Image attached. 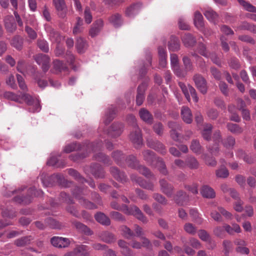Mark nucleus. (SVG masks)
<instances>
[{
	"label": "nucleus",
	"instance_id": "nucleus-1",
	"mask_svg": "<svg viewBox=\"0 0 256 256\" xmlns=\"http://www.w3.org/2000/svg\"><path fill=\"white\" fill-rule=\"evenodd\" d=\"M110 206L113 209L122 210L126 214L134 216L144 223L148 222L146 218L143 214L140 209L135 205H130V207L126 204L120 206L117 202L113 201L111 202Z\"/></svg>",
	"mask_w": 256,
	"mask_h": 256
},
{
	"label": "nucleus",
	"instance_id": "nucleus-2",
	"mask_svg": "<svg viewBox=\"0 0 256 256\" xmlns=\"http://www.w3.org/2000/svg\"><path fill=\"white\" fill-rule=\"evenodd\" d=\"M72 193L75 198L78 200L79 203L84 208L90 210L97 208L95 204L85 199L82 196V188L76 186L72 190Z\"/></svg>",
	"mask_w": 256,
	"mask_h": 256
},
{
	"label": "nucleus",
	"instance_id": "nucleus-3",
	"mask_svg": "<svg viewBox=\"0 0 256 256\" xmlns=\"http://www.w3.org/2000/svg\"><path fill=\"white\" fill-rule=\"evenodd\" d=\"M42 194L43 192L42 190H36L34 187L30 188L28 190V195L26 196H15L14 198V200L20 204L22 203L24 204H28L32 202V196H40Z\"/></svg>",
	"mask_w": 256,
	"mask_h": 256
},
{
	"label": "nucleus",
	"instance_id": "nucleus-4",
	"mask_svg": "<svg viewBox=\"0 0 256 256\" xmlns=\"http://www.w3.org/2000/svg\"><path fill=\"white\" fill-rule=\"evenodd\" d=\"M192 80L198 90L203 94H206L208 92L207 82L206 78L202 74H196L194 75Z\"/></svg>",
	"mask_w": 256,
	"mask_h": 256
},
{
	"label": "nucleus",
	"instance_id": "nucleus-5",
	"mask_svg": "<svg viewBox=\"0 0 256 256\" xmlns=\"http://www.w3.org/2000/svg\"><path fill=\"white\" fill-rule=\"evenodd\" d=\"M130 139L136 148H138L142 144V132L138 126L133 128L132 131L130 134Z\"/></svg>",
	"mask_w": 256,
	"mask_h": 256
},
{
	"label": "nucleus",
	"instance_id": "nucleus-6",
	"mask_svg": "<svg viewBox=\"0 0 256 256\" xmlns=\"http://www.w3.org/2000/svg\"><path fill=\"white\" fill-rule=\"evenodd\" d=\"M53 4L58 16L61 18H66L68 8L64 0H52Z\"/></svg>",
	"mask_w": 256,
	"mask_h": 256
},
{
	"label": "nucleus",
	"instance_id": "nucleus-7",
	"mask_svg": "<svg viewBox=\"0 0 256 256\" xmlns=\"http://www.w3.org/2000/svg\"><path fill=\"white\" fill-rule=\"evenodd\" d=\"M130 177L132 182L137 183L143 188L152 191H154V185L152 182L147 181L136 174H131Z\"/></svg>",
	"mask_w": 256,
	"mask_h": 256
},
{
	"label": "nucleus",
	"instance_id": "nucleus-8",
	"mask_svg": "<svg viewBox=\"0 0 256 256\" xmlns=\"http://www.w3.org/2000/svg\"><path fill=\"white\" fill-rule=\"evenodd\" d=\"M90 248L86 245H79L70 252L64 254V256H90Z\"/></svg>",
	"mask_w": 256,
	"mask_h": 256
},
{
	"label": "nucleus",
	"instance_id": "nucleus-9",
	"mask_svg": "<svg viewBox=\"0 0 256 256\" xmlns=\"http://www.w3.org/2000/svg\"><path fill=\"white\" fill-rule=\"evenodd\" d=\"M159 184L160 191L168 198H171L174 190L173 185L164 178L160 180Z\"/></svg>",
	"mask_w": 256,
	"mask_h": 256
},
{
	"label": "nucleus",
	"instance_id": "nucleus-10",
	"mask_svg": "<svg viewBox=\"0 0 256 256\" xmlns=\"http://www.w3.org/2000/svg\"><path fill=\"white\" fill-rule=\"evenodd\" d=\"M4 24L6 32L8 33H14L17 28L15 19L12 15H7L4 18Z\"/></svg>",
	"mask_w": 256,
	"mask_h": 256
},
{
	"label": "nucleus",
	"instance_id": "nucleus-11",
	"mask_svg": "<svg viewBox=\"0 0 256 256\" xmlns=\"http://www.w3.org/2000/svg\"><path fill=\"white\" fill-rule=\"evenodd\" d=\"M146 144L148 147L154 149L162 155H165L166 154V147L162 142L158 140H148L146 142Z\"/></svg>",
	"mask_w": 256,
	"mask_h": 256
},
{
	"label": "nucleus",
	"instance_id": "nucleus-12",
	"mask_svg": "<svg viewBox=\"0 0 256 256\" xmlns=\"http://www.w3.org/2000/svg\"><path fill=\"white\" fill-rule=\"evenodd\" d=\"M34 60L39 65H42V68L46 72L50 68V58L48 56L40 54L34 56Z\"/></svg>",
	"mask_w": 256,
	"mask_h": 256
},
{
	"label": "nucleus",
	"instance_id": "nucleus-13",
	"mask_svg": "<svg viewBox=\"0 0 256 256\" xmlns=\"http://www.w3.org/2000/svg\"><path fill=\"white\" fill-rule=\"evenodd\" d=\"M50 243L56 248H66L69 246L70 241L68 238L54 236L50 238Z\"/></svg>",
	"mask_w": 256,
	"mask_h": 256
},
{
	"label": "nucleus",
	"instance_id": "nucleus-14",
	"mask_svg": "<svg viewBox=\"0 0 256 256\" xmlns=\"http://www.w3.org/2000/svg\"><path fill=\"white\" fill-rule=\"evenodd\" d=\"M60 196L62 198L64 197V200L69 204L66 208V211L72 214L73 216L76 218H79L80 215L78 210L74 206L71 204H74L73 200L70 198V197L67 195L66 192H61Z\"/></svg>",
	"mask_w": 256,
	"mask_h": 256
},
{
	"label": "nucleus",
	"instance_id": "nucleus-15",
	"mask_svg": "<svg viewBox=\"0 0 256 256\" xmlns=\"http://www.w3.org/2000/svg\"><path fill=\"white\" fill-rule=\"evenodd\" d=\"M147 88L146 82H142L138 86L137 88V94L136 96V104L138 106L142 105L145 99V92Z\"/></svg>",
	"mask_w": 256,
	"mask_h": 256
},
{
	"label": "nucleus",
	"instance_id": "nucleus-16",
	"mask_svg": "<svg viewBox=\"0 0 256 256\" xmlns=\"http://www.w3.org/2000/svg\"><path fill=\"white\" fill-rule=\"evenodd\" d=\"M124 126L122 123L114 122L108 130V134L112 138L119 136L123 131Z\"/></svg>",
	"mask_w": 256,
	"mask_h": 256
},
{
	"label": "nucleus",
	"instance_id": "nucleus-17",
	"mask_svg": "<svg viewBox=\"0 0 256 256\" xmlns=\"http://www.w3.org/2000/svg\"><path fill=\"white\" fill-rule=\"evenodd\" d=\"M173 200L177 204L182 206L188 201L189 196L184 190H179L174 195Z\"/></svg>",
	"mask_w": 256,
	"mask_h": 256
},
{
	"label": "nucleus",
	"instance_id": "nucleus-18",
	"mask_svg": "<svg viewBox=\"0 0 256 256\" xmlns=\"http://www.w3.org/2000/svg\"><path fill=\"white\" fill-rule=\"evenodd\" d=\"M110 172L114 178L116 180L122 183L127 182L128 178L125 174L123 172H120L118 168L112 166L110 168Z\"/></svg>",
	"mask_w": 256,
	"mask_h": 256
},
{
	"label": "nucleus",
	"instance_id": "nucleus-19",
	"mask_svg": "<svg viewBox=\"0 0 256 256\" xmlns=\"http://www.w3.org/2000/svg\"><path fill=\"white\" fill-rule=\"evenodd\" d=\"M46 30L48 34L50 40L52 42H56L58 44L61 42L62 36L58 31L49 26L46 27Z\"/></svg>",
	"mask_w": 256,
	"mask_h": 256
},
{
	"label": "nucleus",
	"instance_id": "nucleus-20",
	"mask_svg": "<svg viewBox=\"0 0 256 256\" xmlns=\"http://www.w3.org/2000/svg\"><path fill=\"white\" fill-rule=\"evenodd\" d=\"M92 174L96 178H102L105 176V172L98 164H93L90 166Z\"/></svg>",
	"mask_w": 256,
	"mask_h": 256
},
{
	"label": "nucleus",
	"instance_id": "nucleus-21",
	"mask_svg": "<svg viewBox=\"0 0 256 256\" xmlns=\"http://www.w3.org/2000/svg\"><path fill=\"white\" fill-rule=\"evenodd\" d=\"M72 224L78 232L86 236H91L93 234L92 231L86 225L76 220H72Z\"/></svg>",
	"mask_w": 256,
	"mask_h": 256
},
{
	"label": "nucleus",
	"instance_id": "nucleus-22",
	"mask_svg": "<svg viewBox=\"0 0 256 256\" xmlns=\"http://www.w3.org/2000/svg\"><path fill=\"white\" fill-rule=\"evenodd\" d=\"M143 159L150 165L152 166L156 162L157 157L155 152L150 150H146L142 152Z\"/></svg>",
	"mask_w": 256,
	"mask_h": 256
},
{
	"label": "nucleus",
	"instance_id": "nucleus-23",
	"mask_svg": "<svg viewBox=\"0 0 256 256\" xmlns=\"http://www.w3.org/2000/svg\"><path fill=\"white\" fill-rule=\"evenodd\" d=\"M104 26V22L102 19H98L92 24V27L90 30V35L94 38L97 36Z\"/></svg>",
	"mask_w": 256,
	"mask_h": 256
},
{
	"label": "nucleus",
	"instance_id": "nucleus-24",
	"mask_svg": "<svg viewBox=\"0 0 256 256\" xmlns=\"http://www.w3.org/2000/svg\"><path fill=\"white\" fill-rule=\"evenodd\" d=\"M138 114L140 118L144 122L149 124L152 123L153 116L148 110L142 108L140 110Z\"/></svg>",
	"mask_w": 256,
	"mask_h": 256
},
{
	"label": "nucleus",
	"instance_id": "nucleus-25",
	"mask_svg": "<svg viewBox=\"0 0 256 256\" xmlns=\"http://www.w3.org/2000/svg\"><path fill=\"white\" fill-rule=\"evenodd\" d=\"M180 46L178 38L174 36H172L168 44V50L172 52H177L180 50Z\"/></svg>",
	"mask_w": 256,
	"mask_h": 256
},
{
	"label": "nucleus",
	"instance_id": "nucleus-26",
	"mask_svg": "<svg viewBox=\"0 0 256 256\" xmlns=\"http://www.w3.org/2000/svg\"><path fill=\"white\" fill-rule=\"evenodd\" d=\"M142 2H136L130 5L126 11V14L128 16H132L136 14L142 8Z\"/></svg>",
	"mask_w": 256,
	"mask_h": 256
},
{
	"label": "nucleus",
	"instance_id": "nucleus-27",
	"mask_svg": "<svg viewBox=\"0 0 256 256\" xmlns=\"http://www.w3.org/2000/svg\"><path fill=\"white\" fill-rule=\"evenodd\" d=\"M182 40L184 46L187 48L194 46L196 42V38L190 33L184 34L182 37Z\"/></svg>",
	"mask_w": 256,
	"mask_h": 256
},
{
	"label": "nucleus",
	"instance_id": "nucleus-28",
	"mask_svg": "<svg viewBox=\"0 0 256 256\" xmlns=\"http://www.w3.org/2000/svg\"><path fill=\"white\" fill-rule=\"evenodd\" d=\"M181 116L182 120L186 124H190L192 121V116L190 110L187 106H182L181 109Z\"/></svg>",
	"mask_w": 256,
	"mask_h": 256
},
{
	"label": "nucleus",
	"instance_id": "nucleus-29",
	"mask_svg": "<svg viewBox=\"0 0 256 256\" xmlns=\"http://www.w3.org/2000/svg\"><path fill=\"white\" fill-rule=\"evenodd\" d=\"M213 126L210 124H206L204 126L201 134L203 138L207 141H210L212 138V132Z\"/></svg>",
	"mask_w": 256,
	"mask_h": 256
},
{
	"label": "nucleus",
	"instance_id": "nucleus-30",
	"mask_svg": "<svg viewBox=\"0 0 256 256\" xmlns=\"http://www.w3.org/2000/svg\"><path fill=\"white\" fill-rule=\"evenodd\" d=\"M94 218L98 222L102 225L108 226L110 224V219L103 212H96L94 215Z\"/></svg>",
	"mask_w": 256,
	"mask_h": 256
},
{
	"label": "nucleus",
	"instance_id": "nucleus-31",
	"mask_svg": "<svg viewBox=\"0 0 256 256\" xmlns=\"http://www.w3.org/2000/svg\"><path fill=\"white\" fill-rule=\"evenodd\" d=\"M200 193L203 197L208 198H213L216 196L214 189L206 185L202 186Z\"/></svg>",
	"mask_w": 256,
	"mask_h": 256
},
{
	"label": "nucleus",
	"instance_id": "nucleus-32",
	"mask_svg": "<svg viewBox=\"0 0 256 256\" xmlns=\"http://www.w3.org/2000/svg\"><path fill=\"white\" fill-rule=\"evenodd\" d=\"M116 114V108L112 106L108 108L106 112L104 118V122L106 125L108 124L114 118Z\"/></svg>",
	"mask_w": 256,
	"mask_h": 256
},
{
	"label": "nucleus",
	"instance_id": "nucleus-33",
	"mask_svg": "<svg viewBox=\"0 0 256 256\" xmlns=\"http://www.w3.org/2000/svg\"><path fill=\"white\" fill-rule=\"evenodd\" d=\"M108 20L109 22L115 28H118L120 26L122 23V16L118 13H116L112 14L108 18Z\"/></svg>",
	"mask_w": 256,
	"mask_h": 256
},
{
	"label": "nucleus",
	"instance_id": "nucleus-34",
	"mask_svg": "<svg viewBox=\"0 0 256 256\" xmlns=\"http://www.w3.org/2000/svg\"><path fill=\"white\" fill-rule=\"evenodd\" d=\"M100 238L103 242L108 244L113 243L116 240L114 234L108 231L102 232L100 234Z\"/></svg>",
	"mask_w": 256,
	"mask_h": 256
},
{
	"label": "nucleus",
	"instance_id": "nucleus-35",
	"mask_svg": "<svg viewBox=\"0 0 256 256\" xmlns=\"http://www.w3.org/2000/svg\"><path fill=\"white\" fill-rule=\"evenodd\" d=\"M33 240L34 237L32 236H25L16 240L14 244L18 246H24L30 244Z\"/></svg>",
	"mask_w": 256,
	"mask_h": 256
},
{
	"label": "nucleus",
	"instance_id": "nucleus-36",
	"mask_svg": "<svg viewBox=\"0 0 256 256\" xmlns=\"http://www.w3.org/2000/svg\"><path fill=\"white\" fill-rule=\"evenodd\" d=\"M126 162L129 167L134 169H136L140 165L139 160L134 155L128 156L126 159Z\"/></svg>",
	"mask_w": 256,
	"mask_h": 256
},
{
	"label": "nucleus",
	"instance_id": "nucleus-37",
	"mask_svg": "<svg viewBox=\"0 0 256 256\" xmlns=\"http://www.w3.org/2000/svg\"><path fill=\"white\" fill-rule=\"evenodd\" d=\"M44 222L46 226L53 229H60L62 227L60 222L50 217L46 218Z\"/></svg>",
	"mask_w": 256,
	"mask_h": 256
},
{
	"label": "nucleus",
	"instance_id": "nucleus-38",
	"mask_svg": "<svg viewBox=\"0 0 256 256\" xmlns=\"http://www.w3.org/2000/svg\"><path fill=\"white\" fill-rule=\"evenodd\" d=\"M87 46L88 44L82 38H79L77 39L76 42V47L78 53L84 52L87 48Z\"/></svg>",
	"mask_w": 256,
	"mask_h": 256
},
{
	"label": "nucleus",
	"instance_id": "nucleus-39",
	"mask_svg": "<svg viewBox=\"0 0 256 256\" xmlns=\"http://www.w3.org/2000/svg\"><path fill=\"white\" fill-rule=\"evenodd\" d=\"M194 24L195 26L198 29H201L204 26V18L202 14L198 11L194 13Z\"/></svg>",
	"mask_w": 256,
	"mask_h": 256
},
{
	"label": "nucleus",
	"instance_id": "nucleus-40",
	"mask_svg": "<svg viewBox=\"0 0 256 256\" xmlns=\"http://www.w3.org/2000/svg\"><path fill=\"white\" fill-rule=\"evenodd\" d=\"M186 166L190 169H197L199 166V162L197 160L192 156H188L186 160Z\"/></svg>",
	"mask_w": 256,
	"mask_h": 256
},
{
	"label": "nucleus",
	"instance_id": "nucleus-41",
	"mask_svg": "<svg viewBox=\"0 0 256 256\" xmlns=\"http://www.w3.org/2000/svg\"><path fill=\"white\" fill-rule=\"evenodd\" d=\"M136 170H137L141 174L148 178L154 177V174L150 170L144 166L140 164Z\"/></svg>",
	"mask_w": 256,
	"mask_h": 256
},
{
	"label": "nucleus",
	"instance_id": "nucleus-42",
	"mask_svg": "<svg viewBox=\"0 0 256 256\" xmlns=\"http://www.w3.org/2000/svg\"><path fill=\"white\" fill-rule=\"evenodd\" d=\"M94 157L96 160L102 162L106 164L110 165L112 163L109 157L102 152L96 154Z\"/></svg>",
	"mask_w": 256,
	"mask_h": 256
},
{
	"label": "nucleus",
	"instance_id": "nucleus-43",
	"mask_svg": "<svg viewBox=\"0 0 256 256\" xmlns=\"http://www.w3.org/2000/svg\"><path fill=\"white\" fill-rule=\"evenodd\" d=\"M190 149L195 154H200L202 152V146L198 140H192L190 145Z\"/></svg>",
	"mask_w": 256,
	"mask_h": 256
},
{
	"label": "nucleus",
	"instance_id": "nucleus-44",
	"mask_svg": "<svg viewBox=\"0 0 256 256\" xmlns=\"http://www.w3.org/2000/svg\"><path fill=\"white\" fill-rule=\"evenodd\" d=\"M112 156L113 158L116 162L120 166L122 164V161L124 159V154L120 150L114 152L112 154Z\"/></svg>",
	"mask_w": 256,
	"mask_h": 256
},
{
	"label": "nucleus",
	"instance_id": "nucleus-45",
	"mask_svg": "<svg viewBox=\"0 0 256 256\" xmlns=\"http://www.w3.org/2000/svg\"><path fill=\"white\" fill-rule=\"evenodd\" d=\"M54 69L56 72H61L67 70L68 68L65 64L62 61L56 60L53 62Z\"/></svg>",
	"mask_w": 256,
	"mask_h": 256
},
{
	"label": "nucleus",
	"instance_id": "nucleus-46",
	"mask_svg": "<svg viewBox=\"0 0 256 256\" xmlns=\"http://www.w3.org/2000/svg\"><path fill=\"white\" fill-rule=\"evenodd\" d=\"M88 150L90 152V150L96 152L100 150L102 147V141L100 140L96 142L90 143L86 146Z\"/></svg>",
	"mask_w": 256,
	"mask_h": 256
},
{
	"label": "nucleus",
	"instance_id": "nucleus-47",
	"mask_svg": "<svg viewBox=\"0 0 256 256\" xmlns=\"http://www.w3.org/2000/svg\"><path fill=\"white\" fill-rule=\"evenodd\" d=\"M226 126L228 130L233 134H240L243 132L242 128L236 124L229 122L227 124Z\"/></svg>",
	"mask_w": 256,
	"mask_h": 256
},
{
	"label": "nucleus",
	"instance_id": "nucleus-48",
	"mask_svg": "<svg viewBox=\"0 0 256 256\" xmlns=\"http://www.w3.org/2000/svg\"><path fill=\"white\" fill-rule=\"evenodd\" d=\"M156 162H157V166L160 172L164 176L168 175V171L166 169V164L162 159L158 157L156 160Z\"/></svg>",
	"mask_w": 256,
	"mask_h": 256
},
{
	"label": "nucleus",
	"instance_id": "nucleus-49",
	"mask_svg": "<svg viewBox=\"0 0 256 256\" xmlns=\"http://www.w3.org/2000/svg\"><path fill=\"white\" fill-rule=\"evenodd\" d=\"M82 148V146L78 143L73 142L66 145L64 151L66 153H70L74 150H78Z\"/></svg>",
	"mask_w": 256,
	"mask_h": 256
},
{
	"label": "nucleus",
	"instance_id": "nucleus-50",
	"mask_svg": "<svg viewBox=\"0 0 256 256\" xmlns=\"http://www.w3.org/2000/svg\"><path fill=\"white\" fill-rule=\"evenodd\" d=\"M238 3L242 6L247 11L252 12H256V7L252 6L248 2L244 0H237Z\"/></svg>",
	"mask_w": 256,
	"mask_h": 256
},
{
	"label": "nucleus",
	"instance_id": "nucleus-51",
	"mask_svg": "<svg viewBox=\"0 0 256 256\" xmlns=\"http://www.w3.org/2000/svg\"><path fill=\"white\" fill-rule=\"evenodd\" d=\"M23 44V40L20 36H15L12 40L11 44L18 50L22 49Z\"/></svg>",
	"mask_w": 256,
	"mask_h": 256
},
{
	"label": "nucleus",
	"instance_id": "nucleus-52",
	"mask_svg": "<svg viewBox=\"0 0 256 256\" xmlns=\"http://www.w3.org/2000/svg\"><path fill=\"white\" fill-rule=\"evenodd\" d=\"M229 66L234 70H238L241 67L239 60L236 57L231 58L228 61Z\"/></svg>",
	"mask_w": 256,
	"mask_h": 256
},
{
	"label": "nucleus",
	"instance_id": "nucleus-53",
	"mask_svg": "<svg viewBox=\"0 0 256 256\" xmlns=\"http://www.w3.org/2000/svg\"><path fill=\"white\" fill-rule=\"evenodd\" d=\"M120 230L122 232V235L128 239L134 236V233L126 226H122L120 227Z\"/></svg>",
	"mask_w": 256,
	"mask_h": 256
},
{
	"label": "nucleus",
	"instance_id": "nucleus-54",
	"mask_svg": "<svg viewBox=\"0 0 256 256\" xmlns=\"http://www.w3.org/2000/svg\"><path fill=\"white\" fill-rule=\"evenodd\" d=\"M68 174L73 176L76 180L82 183L86 182V179L82 177L80 174L75 170L70 168L68 170Z\"/></svg>",
	"mask_w": 256,
	"mask_h": 256
},
{
	"label": "nucleus",
	"instance_id": "nucleus-55",
	"mask_svg": "<svg viewBox=\"0 0 256 256\" xmlns=\"http://www.w3.org/2000/svg\"><path fill=\"white\" fill-rule=\"evenodd\" d=\"M153 198L159 204L166 206L168 203V200L164 196L159 193H154L152 194Z\"/></svg>",
	"mask_w": 256,
	"mask_h": 256
},
{
	"label": "nucleus",
	"instance_id": "nucleus-56",
	"mask_svg": "<svg viewBox=\"0 0 256 256\" xmlns=\"http://www.w3.org/2000/svg\"><path fill=\"white\" fill-rule=\"evenodd\" d=\"M204 16L210 21L215 20L218 17V14L216 12L211 8H208L204 12Z\"/></svg>",
	"mask_w": 256,
	"mask_h": 256
},
{
	"label": "nucleus",
	"instance_id": "nucleus-57",
	"mask_svg": "<svg viewBox=\"0 0 256 256\" xmlns=\"http://www.w3.org/2000/svg\"><path fill=\"white\" fill-rule=\"evenodd\" d=\"M152 129L154 132L159 136H162L164 132V126L160 122L154 123L152 126Z\"/></svg>",
	"mask_w": 256,
	"mask_h": 256
},
{
	"label": "nucleus",
	"instance_id": "nucleus-58",
	"mask_svg": "<svg viewBox=\"0 0 256 256\" xmlns=\"http://www.w3.org/2000/svg\"><path fill=\"white\" fill-rule=\"evenodd\" d=\"M228 171L224 166H222L216 170V176L218 178H226L228 176Z\"/></svg>",
	"mask_w": 256,
	"mask_h": 256
},
{
	"label": "nucleus",
	"instance_id": "nucleus-59",
	"mask_svg": "<svg viewBox=\"0 0 256 256\" xmlns=\"http://www.w3.org/2000/svg\"><path fill=\"white\" fill-rule=\"evenodd\" d=\"M178 86L180 88L182 92L184 93L186 99L188 102L190 101V96L189 94V86L190 84H188L187 86L183 82H178Z\"/></svg>",
	"mask_w": 256,
	"mask_h": 256
},
{
	"label": "nucleus",
	"instance_id": "nucleus-60",
	"mask_svg": "<svg viewBox=\"0 0 256 256\" xmlns=\"http://www.w3.org/2000/svg\"><path fill=\"white\" fill-rule=\"evenodd\" d=\"M235 142V138L232 136H229L224 140L222 144L225 148H230L233 147Z\"/></svg>",
	"mask_w": 256,
	"mask_h": 256
},
{
	"label": "nucleus",
	"instance_id": "nucleus-61",
	"mask_svg": "<svg viewBox=\"0 0 256 256\" xmlns=\"http://www.w3.org/2000/svg\"><path fill=\"white\" fill-rule=\"evenodd\" d=\"M110 218L116 221L124 222L126 219L124 217L118 212L112 211L110 213Z\"/></svg>",
	"mask_w": 256,
	"mask_h": 256
},
{
	"label": "nucleus",
	"instance_id": "nucleus-62",
	"mask_svg": "<svg viewBox=\"0 0 256 256\" xmlns=\"http://www.w3.org/2000/svg\"><path fill=\"white\" fill-rule=\"evenodd\" d=\"M182 62L186 71L190 72L192 70V64L188 56H184L182 58Z\"/></svg>",
	"mask_w": 256,
	"mask_h": 256
},
{
	"label": "nucleus",
	"instance_id": "nucleus-63",
	"mask_svg": "<svg viewBox=\"0 0 256 256\" xmlns=\"http://www.w3.org/2000/svg\"><path fill=\"white\" fill-rule=\"evenodd\" d=\"M184 230L188 234L194 235L196 232V228L191 223H186L184 226Z\"/></svg>",
	"mask_w": 256,
	"mask_h": 256
},
{
	"label": "nucleus",
	"instance_id": "nucleus-64",
	"mask_svg": "<svg viewBox=\"0 0 256 256\" xmlns=\"http://www.w3.org/2000/svg\"><path fill=\"white\" fill-rule=\"evenodd\" d=\"M207 116L212 120H216L219 116V112L215 108H210L206 112Z\"/></svg>",
	"mask_w": 256,
	"mask_h": 256
}]
</instances>
